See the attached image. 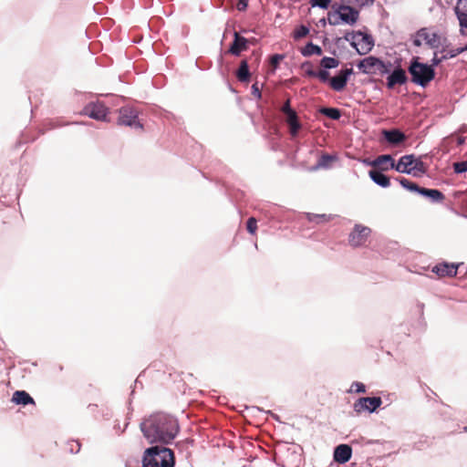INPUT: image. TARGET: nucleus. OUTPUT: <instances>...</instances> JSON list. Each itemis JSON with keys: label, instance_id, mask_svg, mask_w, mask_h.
I'll use <instances>...</instances> for the list:
<instances>
[{"label": "nucleus", "instance_id": "obj_1", "mask_svg": "<svg viewBox=\"0 0 467 467\" xmlns=\"http://www.w3.org/2000/svg\"><path fill=\"white\" fill-rule=\"evenodd\" d=\"M140 429L149 442L168 444L177 436L179 424L173 417L158 412L145 419Z\"/></svg>", "mask_w": 467, "mask_h": 467}, {"label": "nucleus", "instance_id": "obj_2", "mask_svg": "<svg viewBox=\"0 0 467 467\" xmlns=\"http://www.w3.org/2000/svg\"><path fill=\"white\" fill-rule=\"evenodd\" d=\"M142 464L143 467H174V452L162 445L152 446L144 451Z\"/></svg>", "mask_w": 467, "mask_h": 467}, {"label": "nucleus", "instance_id": "obj_3", "mask_svg": "<svg viewBox=\"0 0 467 467\" xmlns=\"http://www.w3.org/2000/svg\"><path fill=\"white\" fill-rule=\"evenodd\" d=\"M391 169L413 177H421L428 171L426 164L412 154L402 156L398 162L391 164Z\"/></svg>", "mask_w": 467, "mask_h": 467}, {"label": "nucleus", "instance_id": "obj_4", "mask_svg": "<svg viewBox=\"0 0 467 467\" xmlns=\"http://www.w3.org/2000/svg\"><path fill=\"white\" fill-rule=\"evenodd\" d=\"M419 59L418 57L411 59L409 73L413 83L426 87L435 78V71L431 66L420 63Z\"/></svg>", "mask_w": 467, "mask_h": 467}, {"label": "nucleus", "instance_id": "obj_5", "mask_svg": "<svg viewBox=\"0 0 467 467\" xmlns=\"http://www.w3.org/2000/svg\"><path fill=\"white\" fill-rule=\"evenodd\" d=\"M446 40L445 37H441L438 33L431 32L429 28L422 27L416 32L412 42L417 47H420L424 41L431 48H438Z\"/></svg>", "mask_w": 467, "mask_h": 467}, {"label": "nucleus", "instance_id": "obj_6", "mask_svg": "<svg viewBox=\"0 0 467 467\" xmlns=\"http://www.w3.org/2000/svg\"><path fill=\"white\" fill-rule=\"evenodd\" d=\"M390 64L388 66L382 60L375 57H368L361 60L358 68L366 74L384 75L390 71Z\"/></svg>", "mask_w": 467, "mask_h": 467}, {"label": "nucleus", "instance_id": "obj_7", "mask_svg": "<svg viewBox=\"0 0 467 467\" xmlns=\"http://www.w3.org/2000/svg\"><path fill=\"white\" fill-rule=\"evenodd\" d=\"M108 113L109 109L105 106L104 103L100 101L90 102L87 104L81 111L82 115L88 116L96 120L103 121L107 120Z\"/></svg>", "mask_w": 467, "mask_h": 467}, {"label": "nucleus", "instance_id": "obj_8", "mask_svg": "<svg viewBox=\"0 0 467 467\" xmlns=\"http://www.w3.org/2000/svg\"><path fill=\"white\" fill-rule=\"evenodd\" d=\"M351 45L359 54L364 55L372 49L374 42L369 35L358 31L352 34Z\"/></svg>", "mask_w": 467, "mask_h": 467}, {"label": "nucleus", "instance_id": "obj_9", "mask_svg": "<svg viewBox=\"0 0 467 467\" xmlns=\"http://www.w3.org/2000/svg\"><path fill=\"white\" fill-rule=\"evenodd\" d=\"M118 124L142 129V125L138 120V111L131 107H123L119 109Z\"/></svg>", "mask_w": 467, "mask_h": 467}, {"label": "nucleus", "instance_id": "obj_10", "mask_svg": "<svg viewBox=\"0 0 467 467\" xmlns=\"http://www.w3.org/2000/svg\"><path fill=\"white\" fill-rule=\"evenodd\" d=\"M371 229L362 224H355L352 232L348 235V243L353 247H358L363 245L369 234Z\"/></svg>", "mask_w": 467, "mask_h": 467}, {"label": "nucleus", "instance_id": "obj_11", "mask_svg": "<svg viewBox=\"0 0 467 467\" xmlns=\"http://www.w3.org/2000/svg\"><path fill=\"white\" fill-rule=\"evenodd\" d=\"M382 404V400L379 397H366L359 398L353 405L354 410L360 414L364 411L373 412L375 411L380 405Z\"/></svg>", "mask_w": 467, "mask_h": 467}, {"label": "nucleus", "instance_id": "obj_12", "mask_svg": "<svg viewBox=\"0 0 467 467\" xmlns=\"http://www.w3.org/2000/svg\"><path fill=\"white\" fill-rule=\"evenodd\" d=\"M460 26V34L467 36V0H457L453 8Z\"/></svg>", "mask_w": 467, "mask_h": 467}, {"label": "nucleus", "instance_id": "obj_13", "mask_svg": "<svg viewBox=\"0 0 467 467\" xmlns=\"http://www.w3.org/2000/svg\"><path fill=\"white\" fill-rule=\"evenodd\" d=\"M352 73L353 69L351 67L340 70L338 75L329 79L330 88L337 92L342 91L346 88L348 78Z\"/></svg>", "mask_w": 467, "mask_h": 467}, {"label": "nucleus", "instance_id": "obj_14", "mask_svg": "<svg viewBox=\"0 0 467 467\" xmlns=\"http://www.w3.org/2000/svg\"><path fill=\"white\" fill-rule=\"evenodd\" d=\"M408 81L406 71L399 65L387 78L388 88H393L396 85H403Z\"/></svg>", "mask_w": 467, "mask_h": 467}, {"label": "nucleus", "instance_id": "obj_15", "mask_svg": "<svg viewBox=\"0 0 467 467\" xmlns=\"http://www.w3.org/2000/svg\"><path fill=\"white\" fill-rule=\"evenodd\" d=\"M338 12L341 21L347 24L353 25L358 19V12L350 5L343 4L339 6Z\"/></svg>", "mask_w": 467, "mask_h": 467}, {"label": "nucleus", "instance_id": "obj_16", "mask_svg": "<svg viewBox=\"0 0 467 467\" xmlns=\"http://www.w3.org/2000/svg\"><path fill=\"white\" fill-rule=\"evenodd\" d=\"M352 455V448L348 444H340L334 451V460L338 463L348 462Z\"/></svg>", "mask_w": 467, "mask_h": 467}, {"label": "nucleus", "instance_id": "obj_17", "mask_svg": "<svg viewBox=\"0 0 467 467\" xmlns=\"http://www.w3.org/2000/svg\"><path fill=\"white\" fill-rule=\"evenodd\" d=\"M248 39H246L244 36H241L239 33L234 32V39L229 48V52L232 55L239 56L242 51H244L248 48Z\"/></svg>", "mask_w": 467, "mask_h": 467}, {"label": "nucleus", "instance_id": "obj_18", "mask_svg": "<svg viewBox=\"0 0 467 467\" xmlns=\"http://www.w3.org/2000/svg\"><path fill=\"white\" fill-rule=\"evenodd\" d=\"M396 163L391 155L384 154L378 156L374 161H369V165L378 168L379 171H389L391 169V164Z\"/></svg>", "mask_w": 467, "mask_h": 467}, {"label": "nucleus", "instance_id": "obj_19", "mask_svg": "<svg viewBox=\"0 0 467 467\" xmlns=\"http://www.w3.org/2000/svg\"><path fill=\"white\" fill-rule=\"evenodd\" d=\"M458 266L454 264L443 263L435 265L432 272L440 277L455 276L457 275Z\"/></svg>", "mask_w": 467, "mask_h": 467}, {"label": "nucleus", "instance_id": "obj_20", "mask_svg": "<svg viewBox=\"0 0 467 467\" xmlns=\"http://www.w3.org/2000/svg\"><path fill=\"white\" fill-rule=\"evenodd\" d=\"M383 171L371 170L368 174L371 180L378 185L387 188L390 185V180L388 176L382 173Z\"/></svg>", "mask_w": 467, "mask_h": 467}, {"label": "nucleus", "instance_id": "obj_21", "mask_svg": "<svg viewBox=\"0 0 467 467\" xmlns=\"http://www.w3.org/2000/svg\"><path fill=\"white\" fill-rule=\"evenodd\" d=\"M12 401L16 404H36L33 398L25 390H16L12 396Z\"/></svg>", "mask_w": 467, "mask_h": 467}, {"label": "nucleus", "instance_id": "obj_22", "mask_svg": "<svg viewBox=\"0 0 467 467\" xmlns=\"http://www.w3.org/2000/svg\"><path fill=\"white\" fill-rule=\"evenodd\" d=\"M383 134L388 142L395 145L400 144L406 140L404 133L399 130H384Z\"/></svg>", "mask_w": 467, "mask_h": 467}, {"label": "nucleus", "instance_id": "obj_23", "mask_svg": "<svg viewBox=\"0 0 467 467\" xmlns=\"http://www.w3.org/2000/svg\"><path fill=\"white\" fill-rule=\"evenodd\" d=\"M420 194L431 199L433 202H441L444 201V194L436 189H427L421 188L420 191Z\"/></svg>", "mask_w": 467, "mask_h": 467}, {"label": "nucleus", "instance_id": "obj_24", "mask_svg": "<svg viewBox=\"0 0 467 467\" xmlns=\"http://www.w3.org/2000/svg\"><path fill=\"white\" fill-rule=\"evenodd\" d=\"M236 78L241 82H248L250 80L249 67L246 59L241 61L239 68L236 71Z\"/></svg>", "mask_w": 467, "mask_h": 467}, {"label": "nucleus", "instance_id": "obj_25", "mask_svg": "<svg viewBox=\"0 0 467 467\" xmlns=\"http://www.w3.org/2000/svg\"><path fill=\"white\" fill-rule=\"evenodd\" d=\"M286 122L290 127V131L292 135H296L299 131L301 125L298 121L297 114L296 111L290 112L289 114H286Z\"/></svg>", "mask_w": 467, "mask_h": 467}, {"label": "nucleus", "instance_id": "obj_26", "mask_svg": "<svg viewBox=\"0 0 467 467\" xmlns=\"http://www.w3.org/2000/svg\"><path fill=\"white\" fill-rule=\"evenodd\" d=\"M336 160L335 156L329 155L327 153H324L319 158L316 166H314L311 170L317 171L321 168H328L330 164Z\"/></svg>", "mask_w": 467, "mask_h": 467}, {"label": "nucleus", "instance_id": "obj_27", "mask_svg": "<svg viewBox=\"0 0 467 467\" xmlns=\"http://www.w3.org/2000/svg\"><path fill=\"white\" fill-rule=\"evenodd\" d=\"M306 218L310 223H321L330 222L333 219V215L325 213H307Z\"/></svg>", "mask_w": 467, "mask_h": 467}, {"label": "nucleus", "instance_id": "obj_28", "mask_svg": "<svg viewBox=\"0 0 467 467\" xmlns=\"http://www.w3.org/2000/svg\"><path fill=\"white\" fill-rule=\"evenodd\" d=\"M301 53L303 56L305 57H310L312 55H317V56H320L322 55V48L317 46V45H315L313 44L312 42H309L308 44H306V46L301 50Z\"/></svg>", "mask_w": 467, "mask_h": 467}, {"label": "nucleus", "instance_id": "obj_29", "mask_svg": "<svg viewBox=\"0 0 467 467\" xmlns=\"http://www.w3.org/2000/svg\"><path fill=\"white\" fill-rule=\"evenodd\" d=\"M319 111L324 116H327L334 120L338 119L341 116L340 110L336 108H322V109H320Z\"/></svg>", "mask_w": 467, "mask_h": 467}, {"label": "nucleus", "instance_id": "obj_30", "mask_svg": "<svg viewBox=\"0 0 467 467\" xmlns=\"http://www.w3.org/2000/svg\"><path fill=\"white\" fill-rule=\"evenodd\" d=\"M398 181L400 182V185L403 188H405L409 191H411V192H417L418 193H420V191L422 188V187H420L417 183L412 182L405 178H400V179H398Z\"/></svg>", "mask_w": 467, "mask_h": 467}, {"label": "nucleus", "instance_id": "obj_31", "mask_svg": "<svg viewBox=\"0 0 467 467\" xmlns=\"http://www.w3.org/2000/svg\"><path fill=\"white\" fill-rule=\"evenodd\" d=\"M339 61L334 57H324L320 61V66L325 69L335 68L338 67Z\"/></svg>", "mask_w": 467, "mask_h": 467}, {"label": "nucleus", "instance_id": "obj_32", "mask_svg": "<svg viewBox=\"0 0 467 467\" xmlns=\"http://www.w3.org/2000/svg\"><path fill=\"white\" fill-rule=\"evenodd\" d=\"M309 34V28L304 25L296 27L293 32V37L295 40H299Z\"/></svg>", "mask_w": 467, "mask_h": 467}, {"label": "nucleus", "instance_id": "obj_33", "mask_svg": "<svg viewBox=\"0 0 467 467\" xmlns=\"http://www.w3.org/2000/svg\"><path fill=\"white\" fill-rule=\"evenodd\" d=\"M343 4L350 5H372L374 3V0H341Z\"/></svg>", "mask_w": 467, "mask_h": 467}, {"label": "nucleus", "instance_id": "obj_34", "mask_svg": "<svg viewBox=\"0 0 467 467\" xmlns=\"http://www.w3.org/2000/svg\"><path fill=\"white\" fill-rule=\"evenodd\" d=\"M246 229L253 235H254L256 234V231H257V220L254 217H250L247 220Z\"/></svg>", "mask_w": 467, "mask_h": 467}, {"label": "nucleus", "instance_id": "obj_35", "mask_svg": "<svg viewBox=\"0 0 467 467\" xmlns=\"http://www.w3.org/2000/svg\"><path fill=\"white\" fill-rule=\"evenodd\" d=\"M441 52L444 53V55H447L448 58H451V57H455L456 56L463 53L464 49H463V47H458L456 49L448 50L447 47H444L442 48Z\"/></svg>", "mask_w": 467, "mask_h": 467}, {"label": "nucleus", "instance_id": "obj_36", "mask_svg": "<svg viewBox=\"0 0 467 467\" xmlns=\"http://www.w3.org/2000/svg\"><path fill=\"white\" fill-rule=\"evenodd\" d=\"M327 21L332 26H337L341 22V19L339 18V12L338 10L333 13H328L327 15Z\"/></svg>", "mask_w": 467, "mask_h": 467}, {"label": "nucleus", "instance_id": "obj_37", "mask_svg": "<svg viewBox=\"0 0 467 467\" xmlns=\"http://www.w3.org/2000/svg\"><path fill=\"white\" fill-rule=\"evenodd\" d=\"M453 170L456 173L467 171V160L453 163Z\"/></svg>", "mask_w": 467, "mask_h": 467}, {"label": "nucleus", "instance_id": "obj_38", "mask_svg": "<svg viewBox=\"0 0 467 467\" xmlns=\"http://www.w3.org/2000/svg\"><path fill=\"white\" fill-rule=\"evenodd\" d=\"M331 0H310V4L312 6H319L321 8L327 9L330 4Z\"/></svg>", "mask_w": 467, "mask_h": 467}, {"label": "nucleus", "instance_id": "obj_39", "mask_svg": "<svg viewBox=\"0 0 467 467\" xmlns=\"http://www.w3.org/2000/svg\"><path fill=\"white\" fill-rule=\"evenodd\" d=\"M350 391H355V392H358V393H363V392L366 391V388H365V385L363 383L356 381V382L352 383Z\"/></svg>", "mask_w": 467, "mask_h": 467}, {"label": "nucleus", "instance_id": "obj_40", "mask_svg": "<svg viewBox=\"0 0 467 467\" xmlns=\"http://www.w3.org/2000/svg\"><path fill=\"white\" fill-rule=\"evenodd\" d=\"M329 72L325 70V69H322V70H319L317 74V78L321 81V82H329V79L331 78H329Z\"/></svg>", "mask_w": 467, "mask_h": 467}, {"label": "nucleus", "instance_id": "obj_41", "mask_svg": "<svg viewBox=\"0 0 467 467\" xmlns=\"http://www.w3.org/2000/svg\"><path fill=\"white\" fill-rule=\"evenodd\" d=\"M284 57H285L283 55H274L271 57L270 63L274 67H276L279 65L280 61L284 59Z\"/></svg>", "mask_w": 467, "mask_h": 467}, {"label": "nucleus", "instance_id": "obj_42", "mask_svg": "<svg viewBox=\"0 0 467 467\" xmlns=\"http://www.w3.org/2000/svg\"><path fill=\"white\" fill-rule=\"evenodd\" d=\"M447 58H448L447 55H442L441 57H438L437 54L435 53L432 60H431L432 61L431 67H433L438 66L442 60H445Z\"/></svg>", "mask_w": 467, "mask_h": 467}, {"label": "nucleus", "instance_id": "obj_43", "mask_svg": "<svg viewBox=\"0 0 467 467\" xmlns=\"http://www.w3.org/2000/svg\"><path fill=\"white\" fill-rule=\"evenodd\" d=\"M282 112L286 115V114H289L290 112H294L295 110L291 109V106H290V99H287L285 104L283 105L282 109H281Z\"/></svg>", "mask_w": 467, "mask_h": 467}, {"label": "nucleus", "instance_id": "obj_44", "mask_svg": "<svg viewBox=\"0 0 467 467\" xmlns=\"http://www.w3.org/2000/svg\"><path fill=\"white\" fill-rule=\"evenodd\" d=\"M248 1L249 0H238V3L236 5V8L239 11H244L248 6Z\"/></svg>", "mask_w": 467, "mask_h": 467}, {"label": "nucleus", "instance_id": "obj_45", "mask_svg": "<svg viewBox=\"0 0 467 467\" xmlns=\"http://www.w3.org/2000/svg\"><path fill=\"white\" fill-rule=\"evenodd\" d=\"M317 72L312 68H309L306 71V75L310 78H317Z\"/></svg>", "mask_w": 467, "mask_h": 467}, {"label": "nucleus", "instance_id": "obj_46", "mask_svg": "<svg viewBox=\"0 0 467 467\" xmlns=\"http://www.w3.org/2000/svg\"><path fill=\"white\" fill-rule=\"evenodd\" d=\"M253 89H254V93H256L257 96L260 98L261 97V92L259 91V89L256 88L255 85H253Z\"/></svg>", "mask_w": 467, "mask_h": 467}, {"label": "nucleus", "instance_id": "obj_47", "mask_svg": "<svg viewBox=\"0 0 467 467\" xmlns=\"http://www.w3.org/2000/svg\"><path fill=\"white\" fill-rule=\"evenodd\" d=\"M464 52L467 51V45L463 47Z\"/></svg>", "mask_w": 467, "mask_h": 467}]
</instances>
